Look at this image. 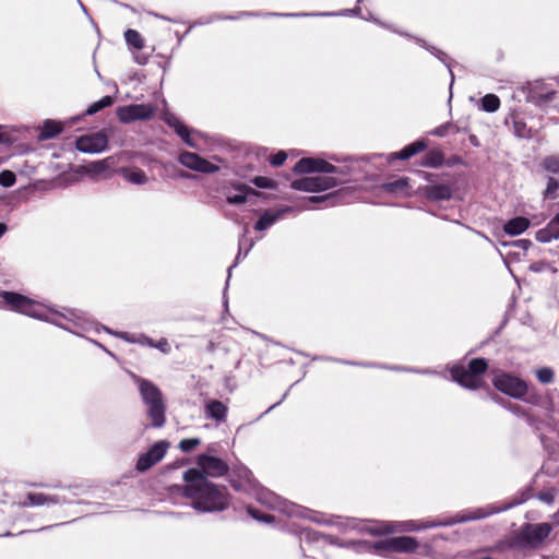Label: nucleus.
Here are the masks:
<instances>
[{
    "instance_id": "1",
    "label": "nucleus",
    "mask_w": 559,
    "mask_h": 559,
    "mask_svg": "<svg viewBox=\"0 0 559 559\" xmlns=\"http://www.w3.org/2000/svg\"><path fill=\"white\" fill-rule=\"evenodd\" d=\"M0 296L11 310L26 314L28 317L50 322L63 330L78 334L74 328L83 331L90 330L93 322L87 316L76 309H66L64 313L52 312L44 309L40 305L31 298L14 292L3 290Z\"/></svg>"
},
{
    "instance_id": "2",
    "label": "nucleus",
    "mask_w": 559,
    "mask_h": 559,
    "mask_svg": "<svg viewBox=\"0 0 559 559\" xmlns=\"http://www.w3.org/2000/svg\"><path fill=\"white\" fill-rule=\"evenodd\" d=\"M185 486L176 490L190 500V506L199 512H219L229 506L227 488L207 479L198 468H189L183 474Z\"/></svg>"
},
{
    "instance_id": "3",
    "label": "nucleus",
    "mask_w": 559,
    "mask_h": 559,
    "mask_svg": "<svg viewBox=\"0 0 559 559\" xmlns=\"http://www.w3.org/2000/svg\"><path fill=\"white\" fill-rule=\"evenodd\" d=\"M131 379L136 384L142 402L147 408V416L151 419V426L162 428L166 423V405L163 393L152 381L144 379L133 372Z\"/></svg>"
},
{
    "instance_id": "4",
    "label": "nucleus",
    "mask_w": 559,
    "mask_h": 559,
    "mask_svg": "<svg viewBox=\"0 0 559 559\" xmlns=\"http://www.w3.org/2000/svg\"><path fill=\"white\" fill-rule=\"evenodd\" d=\"M521 502L522 501H514V502H510V503L501 504V506L489 504L485 508H479L474 511H465L464 513L457 514L456 516H454L445 522H441V523H427V524H423V525H416L415 522L408 521L404 524V526H405V530H407V531H416V530H421V528L435 527V526H439V525H453L456 523H463V522L473 521V520H480V519H485L489 515L506 511L514 506L520 504Z\"/></svg>"
},
{
    "instance_id": "5",
    "label": "nucleus",
    "mask_w": 559,
    "mask_h": 559,
    "mask_svg": "<svg viewBox=\"0 0 559 559\" xmlns=\"http://www.w3.org/2000/svg\"><path fill=\"white\" fill-rule=\"evenodd\" d=\"M488 364L485 358H474L466 367L463 365H454L450 369V373L452 380L461 386L476 390L483 385L480 376L486 372Z\"/></svg>"
},
{
    "instance_id": "6",
    "label": "nucleus",
    "mask_w": 559,
    "mask_h": 559,
    "mask_svg": "<svg viewBox=\"0 0 559 559\" xmlns=\"http://www.w3.org/2000/svg\"><path fill=\"white\" fill-rule=\"evenodd\" d=\"M254 496L257 501L262 506H265L269 509L278 510L289 516L305 518L308 512L307 509L283 499L264 487L255 488Z\"/></svg>"
},
{
    "instance_id": "7",
    "label": "nucleus",
    "mask_w": 559,
    "mask_h": 559,
    "mask_svg": "<svg viewBox=\"0 0 559 559\" xmlns=\"http://www.w3.org/2000/svg\"><path fill=\"white\" fill-rule=\"evenodd\" d=\"M293 170L296 174L320 173L335 174L342 177H346L350 174V166L344 165L337 167L321 158L304 157L296 163Z\"/></svg>"
},
{
    "instance_id": "8",
    "label": "nucleus",
    "mask_w": 559,
    "mask_h": 559,
    "mask_svg": "<svg viewBox=\"0 0 559 559\" xmlns=\"http://www.w3.org/2000/svg\"><path fill=\"white\" fill-rule=\"evenodd\" d=\"M492 384L500 392L518 400H522L528 391L524 380L499 370L493 372Z\"/></svg>"
},
{
    "instance_id": "9",
    "label": "nucleus",
    "mask_w": 559,
    "mask_h": 559,
    "mask_svg": "<svg viewBox=\"0 0 559 559\" xmlns=\"http://www.w3.org/2000/svg\"><path fill=\"white\" fill-rule=\"evenodd\" d=\"M418 542L411 536H397L368 544V550L374 552H413L417 549Z\"/></svg>"
},
{
    "instance_id": "10",
    "label": "nucleus",
    "mask_w": 559,
    "mask_h": 559,
    "mask_svg": "<svg viewBox=\"0 0 559 559\" xmlns=\"http://www.w3.org/2000/svg\"><path fill=\"white\" fill-rule=\"evenodd\" d=\"M156 107L153 104H131L117 108V118L121 123L128 124L135 121H147L155 115Z\"/></svg>"
},
{
    "instance_id": "11",
    "label": "nucleus",
    "mask_w": 559,
    "mask_h": 559,
    "mask_svg": "<svg viewBox=\"0 0 559 559\" xmlns=\"http://www.w3.org/2000/svg\"><path fill=\"white\" fill-rule=\"evenodd\" d=\"M551 531L552 525L549 523L525 524L516 539L521 545L536 547L549 536Z\"/></svg>"
},
{
    "instance_id": "12",
    "label": "nucleus",
    "mask_w": 559,
    "mask_h": 559,
    "mask_svg": "<svg viewBox=\"0 0 559 559\" xmlns=\"http://www.w3.org/2000/svg\"><path fill=\"white\" fill-rule=\"evenodd\" d=\"M345 181L346 179H337L334 177L313 176L294 180L292 188L298 191L319 192L334 188Z\"/></svg>"
},
{
    "instance_id": "13",
    "label": "nucleus",
    "mask_w": 559,
    "mask_h": 559,
    "mask_svg": "<svg viewBox=\"0 0 559 559\" xmlns=\"http://www.w3.org/2000/svg\"><path fill=\"white\" fill-rule=\"evenodd\" d=\"M169 443L165 440L154 443L145 453L141 454L135 468L139 472H146L160 462L166 455Z\"/></svg>"
},
{
    "instance_id": "14",
    "label": "nucleus",
    "mask_w": 559,
    "mask_h": 559,
    "mask_svg": "<svg viewBox=\"0 0 559 559\" xmlns=\"http://www.w3.org/2000/svg\"><path fill=\"white\" fill-rule=\"evenodd\" d=\"M179 163L191 170L202 174H214L219 170L218 166L192 152H182L179 155Z\"/></svg>"
},
{
    "instance_id": "15",
    "label": "nucleus",
    "mask_w": 559,
    "mask_h": 559,
    "mask_svg": "<svg viewBox=\"0 0 559 559\" xmlns=\"http://www.w3.org/2000/svg\"><path fill=\"white\" fill-rule=\"evenodd\" d=\"M198 466L200 472L211 477H221L228 472V465L225 461L209 454H200L198 456Z\"/></svg>"
},
{
    "instance_id": "16",
    "label": "nucleus",
    "mask_w": 559,
    "mask_h": 559,
    "mask_svg": "<svg viewBox=\"0 0 559 559\" xmlns=\"http://www.w3.org/2000/svg\"><path fill=\"white\" fill-rule=\"evenodd\" d=\"M556 91L543 81H535L527 88L526 99L536 106H544L554 98Z\"/></svg>"
},
{
    "instance_id": "17",
    "label": "nucleus",
    "mask_w": 559,
    "mask_h": 559,
    "mask_svg": "<svg viewBox=\"0 0 559 559\" xmlns=\"http://www.w3.org/2000/svg\"><path fill=\"white\" fill-rule=\"evenodd\" d=\"M107 146H108L107 136L102 132L91 134V135L80 136L76 140V150L82 153H90V154L100 153V152L105 151L107 148Z\"/></svg>"
},
{
    "instance_id": "18",
    "label": "nucleus",
    "mask_w": 559,
    "mask_h": 559,
    "mask_svg": "<svg viewBox=\"0 0 559 559\" xmlns=\"http://www.w3.org/2000/svg\"><path fill=\"white\" fill-rule=\"evenodd\" d=\"M67 499L58 495H46L41 492H29L26 500L21 502L22 508L40 507V506H55L67 503Z\"/></svg>"
},
{
    "instance_id": "19",
    "label": "nucleus",
    "mask_w": 559,
    "mask_h": 559,
    "mask_svg": "<svg viewBox=\"0 0 559 559\" xmlns=\"http://www.w3.org/2000/svg\"><path fill=\"white\" fill-rule=\"evenodd\" d=\"M420 192L429 201L450 200L453 197V189L445 183L427 185L420 188Z\"/></svg>"
},
{
    "instance_id": "20",
    "label": "nucleus",
    "mask_w": 559,
    "mask_h": 559,
    "mask_svg": "<svg viewBox=\"0 0 559 559\" xmlns=\"http://www.w3.org/2000/svg\"><path fill=\"white\" fill-rule=\"evenodd\" d=\"M293 207L285 206L277 210H266L264 211L260 218L254 224V229L258 231H263L270 228L273 224H275L280 218L283 217L284 214L292 212Z\"/></svg>"
},
{
    "instance_id": "21",
    "label": "nucleus",
    "mask_w": 559,
    "mask_h": 559,
    "mask_svg": "<svg viewBox=\"0 0 559 559\" xmlns=\"http://www.w3.org/2000/svg\"><path fill=\"white\" fill-rule=\"evenodd\" d=\"M260 197V193L254 189L246 186L239 185L234 188L233 191H229L226 195V201L229 204L239 205L247 201H250L252 198Z\"/></svg>"
},
{
    "instance_id": "22",
    "label": "nucleus",
    "mask_w": 559,
    "mask_h": 559,
    "mask_svg": "<svg viewBox=\"0 0 559 559\" xmlns=\"http://www.w3.org/2000/svg\"><path fill=\"white\" fill-rule=\"evenodd\" d=\"M228 407L218 400H210L205 403L204 415L216 423H224L227 418Z\"/></svg>"
},
{
    "instance_id": "23",
    "label": "nucleus",
    "mask_w": 559,
    "mask_h": 559,
    "mask_svg": "<svg viewBox=\"0 0 559 559\" xmlns=\"http://www.w3.org/2000/svg\"><path fill=\"white\" fill-rule=\"evenodd\" d=\"M427 147V143L425 140H417L408 145H406L400 152L393 153L389 157V162L392 160H405L416 155L417 153L424 152Z\"/></svg>"
},
{
    "instance_id": "24",
    "label": "nucleus",
    "mask_w": 559,
    "mask_h": 559,
    "mask_svg": "<svg viewBox=\"0 0 559 559\" xmlns=\"http://www.w3.org/2000/svg\"><path fill=\"white\" fill-rule=\"evenodd\" d=\"M559 238V213L536 233V240L542 243L550 242L552 239Z\"/></svg>"
},
{
    "instance_id": "25",
    "label": "nucleus",
    "mask_w": 559,
    "mask_h": 559,
    "mask_svg": "<svg viewBox=\"0 0 559 559\" xmlns=\"http://www.w3.org/2000/svg\"><path fill=\"white\" fill-rule=\"evenodd\" d=\"M247 233H248V229L245 228L243 234L241 235V237L239 239V248H238V253L235 259V263L228 267V277H227L226 286H225V290H224V306L226 308H227L226 290H227L229 280L231 276V270L238 264V262L240 261L241 258H246L248 255L249 251L253 247V241L250 240L248 243V247L245 249V241H247Z\"/></svg>"
},
{
    "instance_id": "26",
    "label": "nucleus",
    "mask_w": 559,
    "mask_h": 559,
    "mask_svg": "<svg viewBox=\"0 0 559 559\" xmlns=\"http://www.w3.org/2000/svg\"><path fill=\"white\" fill-rule=\"evenodd\" d=\"M336 195L328 193L324 195H316L307 198L299 206L300 210H313L317 206H331L334 205Z\"/></svg>"
},
{
    "instance_id": "27",
    "label": "nucleus",
    "mask_w": 559,
    "mask_h": 559,
    "mask_svg": "<svg viewBox=\"0 0 559 559\" xmlns=\"http://www.w3.org/2000/svg\"><path fill=\"white\" fill-rule=\"evenodd\" d=\"M166 123L174 129V131L181 138V140L189 146L195 147V143L191 139L190 131L186 124H183L176 116H169L166 118Z\"/></svg>"
},
{
    "instance_id": "28",
    "label": "nucleus",
    "mask_w": 559,
    "mask_h": 559,
    "mask_svg": "<svg viewBox=\"0 0 559 559\" xmlns=\"http://www.w3.org/2000/svg\"><path fill=\"white\" fill-rule=\"evenodd\" d=\"M530 219L523 216H516L509 219L503 225V230L507 235L518 236L523 234L530 227Z\"/></svg>"
},
{
    "instance_id": "29",
    "label": "nucleus",
    "mask_w": 559,
    "mask_h": 559,
    "mask_svg": "<svg viewBox=\"0 0 559 559\" xmlns=\"http://www.w3.org/2000/svg\"><path fill=\"white\" fill-rule=\"evenodd\" d=\"M415 40L417 41V44H419L423 48H425L426 50H428L431 55H433L437 59H439L449 70V73L451 75V85L453 84L454 82V74H453V71H452V68H451V60L450 58L448 57V55L445 52H443L442 50L438 49L437 47L435 46H431L429 44H427V41L425 39H421V38H415Z\"/></svg>"
},
{
    "instance_id": "30",
    "label": "nucleus",
    "mask_w": 559,
    "mask_h": 559,
    "mask_svg": "<svg viewBox=\"0 0 559 559\" xmlns=\"http://www.w3.org/2000/svg\"><path fill=\"white\" fill-rule=\"evenodd\" d=\"M122 177L133 185H144L147 182L146 174L139 168H127L123 167L119 170Z\"/></svg>"
},
{
    "instance_id": "31",
    "label": "nucleus",
    "mask_w": 559,
    "mask_h": 559,
    "mask_svg": "<svg viewBox=\"0 0 559 559\" xmlns=\"http://www.w3.org/2000/svg\"><path fill=\"white\" fill-rule=\"evenodd\" d=\"M443 162L444 155L442 154V152L438 150H430L424 156L421 165L426 167L438 168L443 164Z\"/></svg>"
},
{
    "instance_id": "32",
    "label": "nucleus",
    "mask_w": 559,
    "mask_h": 559,
    "mask_svg": "<svg viewBox=\"0 0 559 559\" xmlns=\"http://www.w3.org/2000/svg\"><path fill=\"white\" fill-rule=\"evenodd\" d=\"M61 131L62 127L58 122L52 120H46L40 132V139H52L60 134Z\"/></svg>"
},
{
    "instance_id": "33",
    "label": "nucleus",
    "mask_w": 559,
    "mask_h": 559,
    "mask_svg": "<svg viewBox=\"0 0 559 559\" xmlns=\"http://www.w3.org/2000/svg\"><path fill=\"white\" fill-rule=\"evenodd\" d=\"M480 107L486 112H496L500 107V99L495 94H487L481 98Z\"/></svg>"
},
{
    "instance_id": "34",
    "label": "nucleus",
    "mask_w": 559,
    "mask_h": 559,
    "mask_svg": "<svg viewBox=\"0 0 559 559\" xmlns=\"http://www.w3.org/2000/svg\"><path fill=\"white\" fill-rule=\"evenodd\" d=\"M124 39L127 44L138 50L144 47V40L141 34L135 29H127L124 32Z\"/></svg>"
},
{
    "instance_id": "35",
    "label": "nucleus",
    "mask_w": 559,
    "mask_h": 559,
    "mask_svg": "<svg viewBox=\"0 0 559 559\" xmlns=\"http://www.w3.org/2000/svg\"><path fill=\"white\" fill-rule=\"evenodd\" d=\"M542 168L552 175H559V155H548L540 164Z\"/></svg>"
},
{
    "instance_id": "36",
    "label": "nucleus",
    "mask_w": 559,
    "mask_h": 559,
    "mask_svg": "<svg viewBox=\"0 0 559 559\" xmlns=\"http://www.w3.org/2000/svg\"><path fill=\"white\" fill-rule=\"evenodd\" d=\"M408 186L407 178H400L394 181L386 182L382 186L383 190L389 193H395L399 191H404Z\"/></svg>"
},
{
    "instance_id": "37",
    "label": "nucleus",
    "mask_w": 559,
    "mask_h": 559,
    "mask_svg": "<svg viewBox=\"0 0 559 559\" xmlns=\"http://www.w3.org/2000/svg\"><path fill=\"white\" fill-rule=\"evenodd\" d=\"M114 103V99L111 96H104L103 98H100L99 100L95 102L94 104H92L87 109H86V114L87 115H94L96 114L97 111L106 108V107H109L111 104Z\"/></svg>"
},
{
    "instance_id": "38",
    "label": "nucleus",
    "mask_w": 559,
    "mask_h": 559,
    "mask_svg": "<svg viewBox=\"0 0 559 559\" xmlns=\"http://www.w3.org/2000/svg\"><path fill=\"white\" fill-rule=\"evenodd\" d=\"M514 134L521 139H528L532 136L531 129L527 128L526 123L522 120L513 121Z\"/></svg>"
},
{
    "instance_id": "39",
    "label": "nucleus",
    "mask_w": 559,
    "mask_h": 559,
    "mask_svg": "<svg viewBox=\"0 0 559 559\" xmlns=\"http://www.w3.org/2000/svg\"><path fill=\"white\" fill-rule=\"evenodd\" d=\"M558 190H559V180L554 177H548L547 187L544 191V198L545 199L557 198Z\"/></svg>"
},
{
    "instance_id": "40",
    "label": "nucleus",
    "mask_w": 559,
    "mask_h": 559,
    "mask_svg": "<svg viewBox=\"0 0 559 559\" xmlns=\"http://www.w3.org/2000/svg\"><path fill=\"white\" fill-rule=\"evenodd\" d=\"M555 372L549 367H543L536 370V378L543 384H549L554 382Z\"/></svg>"
},
{
    "instance_id": "41",
    "label": "nucleus",
    "mask_w": 559,
    "mask_h": 559,
    "mask_svg": "<svg viewBox=\"0 0 559 559\" xmlns=\"http://www.w3.org/2000/svg\"><path fill=\"white\" fill-rule=\"evenodd\" d=\"M15 181L16 176L13 171L5 169L0 173V186L10 188L15 183Z\"/></svg>"
},
{
    "instance_id": "42",
    "label": "nucleus",
    "mask_w": 559,
    "mask_h": 559,
    "mask_svg": "<svg viewBox=\"0 0 559 559\" xmlns=\"http://www.w3.org/2000/svg\"><path fill=\"white\" fill-rule=\"evenodd\" d=\"M247 512L248 514L253 518L254 520L259 521V522H264V523H270L273 521V516L270 515V514H265V513H261L259 510H257L255 508L249 506L247 508Z\"/></svg>"
},
{
    "instance_id": "43",
    "label": "nucleus",
    "mask_w": 559,
    "mask_h": 559,
    "mask_svg": "<svg viewBox=\"0 0 559 559\" xmlns=\"http://www.w3.org/2000/svg\"><path fill=\"white\" fill-rule=\"evenodd\" d=\"M252 183L261 189H273L276 186L273 179L263 176L254 177Z\"/></svg>"
},
{
    "instance_id": "44",
    "label": "nucleus",
    "mask_w": 559,
    "mask_h": 559,
    "mask_svg": "<svg viewBox=\"0 0 559 559\" xmlns=\"http://www.w3.org/2000/svg\"><path fill=\"white\" fill-rule=\"evenodd\" d=\"M201 443V440L199 438H189L183 439L179 443V449L182 452H191L193 449H195Z\"/></svg>"
},
{
    "instance_id": "45",
    "label": "nucleus",
    "mask_w": 559,
    "mask_h": 559,
    "mask_svg": "<svg viewBox=\"0 0 559 559\" xmlns=\"http://www.w3.org/2000/svg\"><path fill=\"white\" fill-rule=\"evenodd\" d=\"M453 128L452 122H445L443 124L438 126L433 130H431L429 133L435 136L443 138L447 134L451 133V129Z\"/></svg>"
},
{
    "instance_id": "46",
    "label": "nucleus",
    "mask_w": 559,
    "mask_h": 559,
    "mask_svg": "<svg viewBox=\"0 0 559 559\" xmlns=\"http://www.w3.org/2000/svg\"><path fill=\"white\" fill-rule=\"evenodd\" d=\"M334 14L335 13L324 12V13H269L267 15L298 17V16H329V15H334Z\"/></svg>"
},
{
    "instance_id": "47",
    "label": "nucleus",
    "mask_w": 559,
    "mask_h": 559,
    "mask_svg": "<svg viewBox=\"0 0 559 559\" xmlns=\"http://www.w3.org/2000/svg\"><path fill=\"white\" fill-rule=\"evenodd\" d=\"M261 15L262 14L259 13V12L243 11V12L238 13V15H227V16L216 15V19L217 20H238V19L243 17V16H261Z\"/></svg>"
},
{
    "instance_id": "48",
    "label": "nucleus",
    "mask_w": 559,
    "mask_h": 559,
    "mask_svg": "<svg viewBox=\"0 0 559 559\" xmlns=\"http://www.w3.org/2000/svg\"><path fill=\"white\" fill-rule=\"evenodd\" d=\"M287 158V155L285 152L283 151H280L278 153L272 155L270 157V163L273 165V166H281L284 164V162L286 160Z\"/></svg>"
},
{
    "instance_id": "49",
    "label": "nucleus",
    "mask_w": 559,
    "mask_h": 559,
    "mask_svg": "<svg viewBox=\"0 0 559 559\" xmlns=\"http://www.w3.org/2000/svg\"><path fill=\"white\" fill-rule=\"evenodd\" d=\"M119 336L129 343H140L142 345L145 344V341H144V338H141V335L135 337L134 335H131L127 332H122V333H119Z\"/></svg>"
},
{
    "instance_id": "50",
    "label": "nucleus",
    "mask_w": 559,
    "mask_h": 559,
    "mask_svg": "<svg viewBox=\"0 0 559 559\" xmlns=\"http://www.w3.org/2000/svg\"><path fill=\"white\" fill-rule=\"evenodd\" d=\"M153 347L159 349L163 353H168L170 350L169 343L166 338H160L157 343H154Z\"/></svg>"
},
{
    "instance_id": "51",
    "label": "nucleus",
    "mask_w": 559,
    "mask_h": 559,
    "mask_svg": "<svg viewBox=\"0 0 559 559\" xmlns=\"http://www.w3.org/2000/svg\"><path fill=\"white\" fill-rule=\"evenodd\" d=\"M503 406L515 415H522V407L519 404H514L510 401L506 402Z\"/></svg>"
},
{
    "instance_id": "52",
    "label": "nucleus",
    "mask_w": 559,
    "mask_h": 559,
    "mask_svg": "<svg viewBox=\"0 0 559 559\" xmlns=\"http://www.w3.org/2000/svg\"><path fill=\"white\" fill-rule=\"evenodd\" d=\"M421 177L429 182V185H438L437 183V178H438V175L436 174H432V173H427V171H421L420 173Z\"/></svg>"
},
{
    "instance_id": "53",
    "label": "nucleus",
    "mask_w": 559,
    "mask_h": 559,
    "mask_svg": "<svg viewBox=\"0 0 559 559\" xmlns=\"http://www.w3.org/2000/svg\"><path fill=\"white\" fill-rule=\"evenodd\" d=\"M513 245L526 251L532 247V241L528 239H519L514 241Z\"/></svg>"
},
{
    "instance_id": "54",
    "label": "nucleus",
    "mask_w": 559,
    "mask_h": 559,
    "mask_svg": "<svg viewBox=\"0 0 559 559\" xmlns=\"http://www.w3.org/2000/svg\"><path fill=\"white\" fill-rule=\"evenodd\" d=\"M240 476L248 483L251 484L252 473L247 468L242 467L240 471Z\"/></svg>"
},
{
    "instance_id": "55",
    "label": "nucleus",
    "mask_w": 559,
    "mask_h": 559,
    "mask_svg": "<svg viewBox=\"0 0 559 559\" xmlns=\"http://www.w3.org/2000/svg\"><path fill=\"white\" fill-rule=\"evenodd\" d=\"M391 369H393V370H405V368H401V367H392ZM406 371L420 372V373H425V374L432 373V371L430 369H425V370L406 369Z\"/></svg>"
},
{
    "instance_id": "56",
    "label": "nucleus",
    "mask_w": 559,
    "mask_h": 559,
    "mask_svg": "<svg viewBox=\"0 0 559 559\" xmlns=\"http://www.w3.org/2000/svg\"><path fill=\"white\" fill-rule=\"evenodd\" d=\"M539 499L547 502V503H551L552 500H554V497L550 492H540L539 493Z\"/></svg>"
},
{
    "instance_id": "57",
    "label": "nucleus",
    "mask_w": 559,
    "mask_h": 559,
    "mask_svg": "<svg viewBox=\"0 0 559 559\" xmlns=\"http://www.w3.org/2000/svg\"><path fill=\"white\" fill-rule=\"evenodd\" d=\"M544 267V263L543 262H535L533 264H531L530 266V270H532L533 272H540Z\"/></svg>"
},
{
    "instance_id": "58",
    "label": "nucleus",
    "mask_w": 559,
    "mask_h": 559,
    "mask_svg": "<svg viewBox=\"0 0 559 559\" xmlns=\"http://www.w3.org/2000/svg\"><path fill=\"white\" fill-rule=\"evenodd\" d=\"M468 140L471 144L475 147H478L480 145L479 140L475 134H469Z\"/></svg>"
},
{
    "instance_id": "59",
    "label": "nucleus",
    "mask_w": 559,
    "mask_h": 559,
    "mask_svg": "<svg viewBox=\"0 0 559 559\" xmlns=\"http://www.w3.org/2000/svg\"><path fill=\"white\" fill-rule=\"evenodd\" d=\"M452 126H453V128H450L451 129V133H461V132H466L467 131L466 128H461L456 123H452Z\"/></svg>"
},
{
    "instance_id": "60",
    "label": "nucleus",
    "mask_w": 559,
    "mask_h": 559,
    "mask_svg": "<svg viewBox=\"0 0 559 559\" xmlns=\"http://www.w3.org/2000/svg\"><path fill=\"white\" fill-rule=\"evenodd\" d=\"M141 338H144L145 341V344L144 345H148L150 347H153L154 346V342L153 340H151L148 336L144 335V334H141Z\"/></svg>"
},
{
    "instance_id": "61",
    "label": "nucleus",
    "mask_w": 559,
    "mask_h": 559,
    "mask_svg": "<svg viewBox=\"0 0 559 559\" xmlns=\"http://www.w3.org/2000/svg\"><path fill=\"white\" fill-rule=\"evenodd\" d=\"M347 13L358 14V13H360V8L356 7V8L352 9V10H345L342 14H347Z\"/></svg>"
},
{
    "instance_id": "62",
    "label": "nucleus",
    "mask_w": 559,
    "mask_h": 559,
    "mask_svg": "<svg viewBox=\"0 0 559 559\" xmlns=\"http://www.w3.org/2000/svg\"><path fill=\"white\" fill-rule=\"evenodd\" d=\"M8 226L4 223H0V238L7 233Z\"/></svg>"
},
{
    "instance_id": "63",
    "label": "nucleus",
    "mask_w": 559,
    "mask_h": 559,
    "mask_svg": "<svg viewBox=\"0 0 559 559\" xmlns=\"http://www.w3.org/2000/svg\"><path fill=\"white\" fill-rule=\"evenodd\" d=\"M94 168L95 170L97 171H102L104 169V163L103 162H97L94 164Z\"/></svg>"
},
{
    "instance_id": "64",
    "label": "nucleus",
    "mask_w": 559,
    "mask_h": 559,
    "mask_svg": "<svg viewBox=\"0 0 559 559\" xmlns=\"http://www.w3.org/2000/svg\"><path fill=\"white\" fill-rule=\"evenodd\" d=\"M304 534L309 539H316V537H314L316 533H313V532L305 531Z\"/></svg>"
}]
</instances>
